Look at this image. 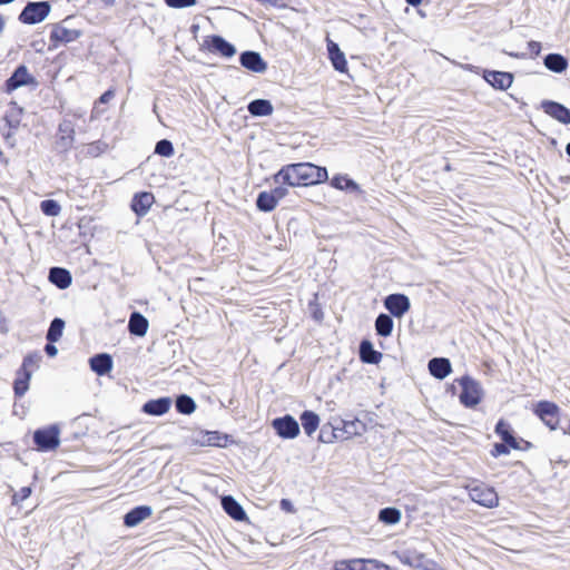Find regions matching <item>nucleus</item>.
<instances>
[{"instance_id": "1", "label": "nucleus", "mask_w": 570, "mask_h": 570, "mask_svg": "<svg viewBox=\"0 0 570 570\" xmlns=\"http://www.w3.org/2000/svg\"><path fill=\"white\" fill-rule=\"evenodd\" d=\"M328 178L325 167L311 163H297L284 166L275 176V183L288 186L315 185L326 181Z\"/></svg>"}, {"instance_id": "2", "label": "nucleus", "mask_w": 570, "mask_h": 570, "mask_svg": "<svg viewBox=\"0 0 570 570\" xmlns=\"http://www.w3.org/2000/svg\"><path fill=\"white\" fill-rule=\"evenodd\" d=\"M50 12L47 1L29 2L19 16V20L27 24H36L43 21Z\"/></svg>"}, {"instance_id": "3", "label": "nucleus", "mask_w": 570, "mask_h": 570, "mask_svg": "<svg viewBox=\"0 0 570 570\" xmlns=\"http://www.w3.org/2000/svg\"><path fill=\"white\" fill-rule=\"evenodd\" d=\"M458 383L462 387L460 394V401L468 407L476 405L481 400L482 389L480 384L469 376H463L458 380Z\"/></svg>"}, {"instance_id": "4", "label": "nucleus", "mask_w": 570, "mask_h": 570, "mask_svg": "<svg viewBox=\"0 0 570 570\" xmlns=\"http://www.w3.org/2000/svg\"><path fill=\"white\" fill-rule=\"evenodd\" d=\"M60 430L57 425L39 429L33 433V441L41 451H51L58 448Z\"/></svg>"}, {"instance_id": "5", "label": "nucleus", "mask_w": 570, "mask_h": 570, "mask_svg": "<svg viewBox=\"0 0 570 570\" xmlns=\"http://www.w3.org/2000/svg\"><path fill=\"white\" fill-rule=\"evenodd\" d=\"M334 570H391V568L376 559L338 560Z\"/></svg>"}, {"instance_id": "6", "label": "nucleus", "mask_w": 570, "mask_h": 570, "mask_svg": "<svg viewBox=\"0 0 570 570\" xmlns=\"http://www.w3.org/2000/svg\"><path fill=\"white\" fill-rule=\"evenodd\" d=\"M469 497L472 501L485 508H494L498 505L499 498L493 488L484 484L468 487Z\"/></svg>"}, {"instance_id": "7", "label": "nucleus", "mask_w": 570, "mask_h": 570, "mask_svg": "<svg viewBox=\"0 0 570 570\" xmlns=\"http://www.w3.org/2000/svg\"><path fill=\"white\" fill-rule=\"evenodd\" d=\"M272 426L283 439H294L299 433V425L292 415L274 419Z\"/></svg>"}, {"instance_id": "8", "label": "nucleus", "mask_w": 570, "mask_h": 570, "mask_svg": "<svg viewBox=\"0 0 570 570\" xmlns=\"http://www.w3.org/2000/svg\"><path fill=\"white\" fill-rule=\"evenodd\" d=\"M534 412L541 419V421L551 430H554L557 428L559 423V409L554 403L541 401L537 404Z\"/></svg>"}, {"instance_id": "9", "label": "nucleus", "mask_w": 570, "mask_h": 570, "mask_svg": "<svg viewBox=\"0 0 570 570\" xmlns=\"http://www.w3.org/2000/svg\"><path fill=\"white\" fill-rule=\"evenodd\" d=\"M385 308L395 317H402L411 307L410 299L403 294H391L384 299Z\"/></svg>"}, {"instance_id": "10", "label": "nucleus", "mask_w": 570, "mask_h": 570, "mask_svg": "<svg viewBox=\"0 0 570 570\" xmlns=\"http://www.w3.org/2000/svg\"><path fill=\"white\" fill-rule=\"evenodd\" d=\"M66 20L62 23L55 24L50 33V41L53 42L55 47L59 43H69L76 41L81 32L77 29H70L65 26Z\"/></svg>"}, {"instance_id": "11", "label": "nucleus", "mask_w": 570, "mask_h": 570, "mask_svg": "<svg viewBox=\"0 0 570 570\" xmlns=\"http://www.w3.org/2000/svg\"><path fill=\"white\" fill-rule=\"evenodd\" d=\"M483 78L489 85L499 90H507L513 82V75L505 71L485 70Z\"/></svg>"}, {"instance_id": "12", "label": "nucleus", "mask_w": 570, "mask_h": 570, "mask_svg": "<svg viewBox=\"0 0 570 570\" xmlns=\"http://www.w3.org/2000/svg\"><path fill=\"white\" fill-rule=\"evenodd\" d=\"M541 108L547 115L556 120L564 125L570 124V110L563 105L551 100H544L541 102Z\"/></svg>"}, {"instance_id": "13", "label": "nucleus", "mask_w": 570, "mask_h": 570, "mask_svg": "<svg viewBox=\"0 0 570 570\" xmlns=\"http://www.w3.org/2000/svg\"><path fill=\"white\" fill-rule=\"evenodd\" d=\"M240 65L257 73L266 71L267 63L263 60L262 56L256 51H245L239 57Z\"/></svg>"}, {"instance_id": "14", "label": "nucleus", "mask_w": 570, "mask_h": 570, "mask_svg": "<svg viewBox=\"0 0 570 570\" xmlns=\"http://www.w3.org/2000/svg\"><path fill=\"white\" fill-rule=\"evenodd\" d=\"M33 81L26 66H19L12 76L6 81L8 92L16 90L21 86H26Z\"/></svg>"}, {"instance_id": "15", "label": "nucleus", "mask_w": 570, "mask_h": 570, "mask_svg": "<svg viewBox=\"0 0 570 570\" xmlns=\"http://www.w3.org/2000/svg\"><path fill=\"white\" fill-rule=\"evenodd\" d=\"M151 514L153 509L149 505H139L125 514L124 523L129 528H134L148 519Z\"/></svg>"}, {"instance_id": "16", "label": "nucleus", "mask_w": 570, "mask_h": 570, "mask_svg": "<svg viewBox=\"0 0 570 570\" xmlns=\"http://www.w3.org/2000/svg\"><path fill=\"white\" fill-rule=\"evenodd\" d=\"M171 406L170 397H159L146 402L142 406V411L146 414L160 416L169 411Z\"/></svg>"}, {"instance_id": "17", "label": "nucleus", "mask_w": 570, "mask_h": 570, "mask_svg": "<svg viewBox=\"0 0 570 570\" xmlns=\"http://www.w3.org/2000/svg\"><path fill=\"white\" fill-rule=\"evenodd\" d=\"M207 43L210 51L219 52L226 58H230L236 53L235 47L220 36H212Z\"/></svg>"}, {"instance_id": "18", "label": "nucleus", "mask_w": 570, "mask_h": 570, "mask_svg": "<svg viewBox=\"0 0 570 570\" xmlns=\"http://www.w3.org/2000/svg\"><path fill=\"white\" fill-rule=\"evenodd\" d=\"M90 368L98 375H105L112 368V358L107 353H101L92 356L89 360Z\"/></svg>"}, {"instance_id": "19", "label": "nucleus", "mask_w": 570, "mask_h": 570, "mask_svg": "<svg viewBox=\"0 0 570 570\" xmlns=\"http://www.w3.org/2000/svg\"><path fill=\"white\" fill-rule=\"evenodd\" d=\"M154 202L155 198L151 193H140L134 197L131 208L138 216H144L147 214Z\"/></svg>"}, {"instance_id": "20", "label": "nucleus", "mask_w": 570, "mask_h": 570, "mask_svg": "<svg viewBox=\"0 0 570 570\" xmlns=\"http://www.w3.org/2000/svg\"><path fill=\"white\" fill-rule=\"evenodd\" d=\"M429 371L434 377L443 380L451 372V363L448 358L434 357L429 362Z\"/></svg>"}, {"instance_id": "21", "label": "nucleus", "mask_w": 570, "mask_h": 570, "mask_svg": "<svg viewBox=\"0 0 570 570\" xmlns=\"http://www.w3.org/2000/svg\"><path fill=\"white\" fill-rule=\"evenodd\" d=\"M49 281L58 288L65 289L70 286L72 278L70 272L66 268L52 267L49 271Z\"/></svg>"}, {"instance_id": "22", "label": "nucleus", "mask_w": 570, "mask_h": 570, "mask_svg": "<svg viewBox=\"0 0 570 570\" xmlns=\"http://www.w3.org/2000/svg\"><path fill=\"white\" fill-rule=\"evenodd\" d=\"M222 505L225 512L236 521H242L246 518L243 507L230 495L222 498Z\"/></svg>"}, {"instance_id": "23", "label": "nucleus", "mask_w": 570, "mask_h": 570, "mask_svg": "<svg viewBox=\"0 0 570 570\" xmlns=\"http://www.w3.org/2000/svg\"><path fill=\"white\" fill-rule=\"evenodd\" d=\"M147 318L138 312H134L128 322V330L132 335L145 336L148 331Z\"/></svg>"}, {"instance_id": "24", "label": "nucleus", "mask_w": 570, "mask_h": 570, "mask_svg": "<svg viewBox=\"0 0 570 570\" xmlns=\"http://www.w3.org/2000/svg\"><path fill=\"white\" fill-rule=\"evenodd\" d=\"M360 357L364 363L377 364L382 358V354L374 350L371 342L363 341L360 344Z\"/></svg>"}, {"instance_id": "25", "label": "nucleus", "mask_w": 570, "mask_h": 570, "mask_svg": "<svg viewBox=\"0 0 570 570\" xmlns=\"http://www.w3.org/2000/svg\"><path fill=\"white\" fill-rule=\"evenodd\" d=\"M543 63L547 69L561 73L568 67V60L559 53H549L544 57Z\"/></svg>"}, {"instance_id": "26", "label": "nucleus", "mask_w": 570, "mask_h": 570, "mask_svg": "<svg viewBox=\"0 0 570 570\" xmlns=\"http://www.w3.org/2000/svg\"><path fill=\"white\" fill-rule=\"evenodd\" d=\"M249 114L255 117L269 116L273 114V105L266 99H256L248 104Z\"/></svg>"}, {"instance_id": "27", "label": "nucleus", "mask_w": 570, "mask_h": 570, "mask_svg": "<svg viewBox=\"0 0 570 570\" xmlns=\"http://www.w3.org/2000/svg\"><path fill=\"white\" fill-rule=\"evenodd\" d=\"M327 50L333 67L341 72L345 71L347 65L346 59L344 53L340 50L338 46L335 42L330 41L327 45Z\"/></svg>"}, {"instance_id": "28", "label": "nucleus", "mask_w": 570, "mask_h": 570, "mask_svg": "<svg viewBox=\"0 0 570 570\" xmlns=\"http://www.w3.org/2000/svg\"><path fill=\"white\" fill-rule=\"evenodd\" d=\"M331 185L340 190H346L350 193H361V188L357 183L348 178L346 175H336L332 178Z\"/></svg>"}, {"instance_id": "29", "label": "nucleus", "mask_w": 570, "mask_h": 570, "mask_svg": "<svg viewBox=\"0 0 570 570\" xmlns=\"http://www.w3.org/2000/svg\"><path fill=\"white\" fill-rule=\"evenodd\" d=\"M31 379V372L29 370L20 368L17 373V379L13 383L14 394L21 397L29 390V381Z\"/></svg>"}, {"instance_id": "30", "label": "nucleus", "mask_w": 570, "mask_h": 570, "mask_svg": "<svg viewBox=\"0 0 570 570\" xmlns=\"http://www.w3.org/2000/svg\"><path fill=\"white\" fill-rule=\"evenodd\" d=\"M302 426L304 432L311 436L320 425V417L312 411H304L301 415Z\"/></svg>"}, {"instance_id": "31", "label": "nucleus", "mask_w": 570, "mask_h": 570, "mask_svg": "<svg viewBox=\"0 0 570 570\" xmlns=\"http://www.w3.org/2000/svg\"><path fill=\"white\" fill-rule=\"evenodd\" d=\"M375 331L377 335L386 337L392 334L393 320L387 314H380L375 320Z\"/></svg>"}, {"instance_id": "32", "label": "nucleus", "mask_w": 570, "mask_h": 570, "mask_svg": "<svg viewBox=\"0 0 570 570\" xmlns=\"http://www.w3.org/2000/svg\"><path fill=\"white\" fill-rule=\"evenodd\" d=\"M227 441V435H222L218 432H206L202 434V439L197 440L200 445L209 446H224Z\"/></svg>"}, {"instance_id": "33", "label": "nucleus", "mask_w": 570, "mask_h": 570, "mask_svg": "<svg viewBox=\"0 0 570 570\" xmlns=\"http://www.w3.org/2000/svg\"><path fill=\"white\" fill-rule=\"evenodd\" d=\"M60 140L65 147H70L73 142L75 127L70 120L65 119L59 125Z\"/></svg>"}, {"instance_id": "34", "label": "nucleus", "mask_w": 570, "mask_h": 570, "mask_svg": "<svg viewBox=\"0 0 570 570\" xmlns=\"http://www.w3.org/2000/svg\"><path fill=\"white\" fill-rule=\"evenodd\" d=\"M63 328H65V321L59 317L53 318L52 322L50 323L46 338L50 343L59 341L60 337L62 336Z\"/></svg>"}, {"instance_id": "35", "label": "nucleus", "mask_w": 570, "mask_h": 570, "mask_svg": "<svg viewBox=\"0 0 570 570\" xmlns=\"http://www.w3.org/2000/svg\"><path fill=\"white\" fill-rule=\"evenodd\" d=\"M277 203L273 197L272 193L262 191L258 194L256 199V206L262 212H272L276 207Z\"/></svg>"}, {"instance_id": "36", "label": "nucleus", "mask_w": 570, "mask_h": 570, "mask_svg": "<svg viewBox=\"0 0 570 570\" xmlns=\"http://www.w3.org/2000/svg\"><path fill=\"white\" fill-rule=\"evenodd\" d=\"M343 430L347 438H351L355 435H362L365 432L366 426L362 421L355 419L352 421H344Z\"/></svg>"}, {"instance_id": "37", "label": "nucleus", "mask_w": 570, "mask_h": 570, "mask_svg": "<svg viewBox=\"0 0 570 570\" xmlns=\"http://www.w3.org/2000/svg\"><path fill=\"white\" fill-rule=\"evenodd\" d=\"M176 409L181 414H191L196 410V403L190 396L181 394L176 400Z\"/></svg>"}, {"instance_id": "38", "label": "nucleus", "mask_w": 570, "mask_h": 570, "mask_svg": "<svg viewBox=\"0 0 570 570\" xmlns=\"http://www.w3.org/2000/svg\"><path fill=\"white\" fill-rule=\"evenodd\" d=\"M379 518L386 524H395L401 519V512L395 508H384L380 511Z\"/></svg>"}, {"instance_id": "39", "label": "nucleus", "mask_w": 570, "mask_h": 570, "mask_svg": "<svg viewBox=\"0 0 570 570\" xmlns=\"http://www.w3.org/2000/svg\"><path fill=\"white\" fill-rule=\"evenodd\" d=\"M40 208L45 215L50 217H56L61 212L60 205L53 199H47L41 202Z\"/></svg>"}, {"instance_id": "40", "label": "nucleus", "mask_w": 570, "mask_h": 570, "mask_svg": "<svg viewBox=\"0 0 570 570\" xmlns=\"http://www.w3.org/2000/svg\"><path fill=\"white\" fill-rule=\"evenodd\" d=\"M155 153L164 157H170L174 155V146L171 141L161 139L156 144Z\"/></svg>"}, {"instance_id": "41", "label": "nucleus", "mask_w": 570, "mask_h": 570, "mask_svg": "<svg viewBox=\"0 0 570 570\" xmlns=\"http://www.w3.org/2000/svg\"><path fill=\"white\" fill-rule=\"evenodd\" d=\"M495 433L498 435H500V438L503 440H505V438L510 436L512 433H511V428H510V424L507 423L505 421L503 420H500L497 425H495Z\"/></svg>"}, {"instance_id": "42", "label": "nucleus", "mask_w": 570, "mask_h": 570, "mask_svg": "<svg viewBox=\"0 0 570 570\" xmlns=\"http://www.w3.org/2000/svg\"><path fill=\"white\" fill-rule=\"evenodd\" d=\"M166 3L171 8H187L196 3V0H166Z\"/></svg>"}, {"instance_id": "43", "label": "nucleus", "mask_w": 570, "mask_h": 570, "mask_svg": "<svg viewBox=\"0 0 570 570\" xmlns=\"http://www.w3.org/2000/svg\"><path fill=\"white\" fill-rule=\"evenodd\" d=\"M32 490L30 487H23L20 489L18 493H16L12 498L13 503H18L19 501L26 500L30 497Z\"/></svg>"}, {"instance_id": "44", "label": "nucleus", "mask_w": 570, "mask_h": 570, "mask_svg": "<svg viewBox=\"0 0 570 570\" xmlns=\"http://www.w3.org/2000/svg\"><path fill=\"white\" fill-rule=\"evenodd\" d=\"M509 448L507 446L505 443H495L492 451H491V454L497 458V456H500V455H505V454H509Z\"/></svg>"}, {"instance_id": "45", "label": "nucleus", "mask_w": 570, "mask_h": 570, "mask_svg": "<svg viewBox=\"0 0 570 570\" xmlns=\"http://www.w3.org/2000/svg\"><path fill=\"white\" fill-rule=\"evenodd\" d=\"M271 193L278 204V202L287 195V188L279 186L274 188Z\"/></svg>"}, {"instance_id": "46", "label": "nucleus", "mask_w": 570, "mask_h": 570, "mask_svg": "<svg viewBox=\"0 0 570 570\" xmlns=\"http://www.w3.org/2000/svg\"><path fill=\"white\" fill-rule=\"evenodd\" d=\"M528 48L530 50V53H532L533 56H539V53L541 51V45H540V42H537V41L528 42Z\"/></svg>"}, {"instance_id": "47", "label": "nucleus", "mask_w": 570, "mask_h": 570, "mask_svg": "<svg viewBox=\"0 0 570 570\" xmlns=\"http://www.w3.org/2000/svg\"><path fill=\"white\" fill-rule=\"evenodd\" d=\"M503 442L507 444L508 448L510 446L514 450L520 449L519 442L512 434L510 436L505 438V440H503Z\"/></svg>"}, {"instance_id": "48", "label": "nucleus", "mask_w": 570, "mask_h": 570, "mask_svg": "<svg viewBox=\"0 0 570 570\" xmlns=\"http://www.w3.org/2000/svg\"><path fill=\"white\" fill-rule=\"evenodd\" d=\"M115 97V92L114 90L109 89L107 90L106 92H104L100 98H99V102L100 104H107L109 102L112 98Z\"/></svg>"}, {"instance_id": "49", "label": "nucleus", "mask_w": 570, "mask_h": 570, "mask_svg": "<svg viewBox=\"0 0 570 570\" xmlns=\"http://www.w3.org/2000/svg\"><path fill=\"white\" fill-rule=\"evenodd\" d=\"M45 351L46 353L50 356V357H53L57 355L58 353V348L53 345V344H47L46 347H45Z\"/></svg>"}, {"instance_id": "50", "label": "nucleus", "mask_w": 570, "mask_h": 570, "mask_svg": "<svg viewBox=\"0 0 570 570\" xmlns=\"http://www.w3.org/2000/svg\"><path fill=\"white\" fill-rule=\"evenodd\" d=\"M281 508L283 510L287 511V512H293L294 511L292 502L289 500H287V499H283L281 501Z\"/></svg>"}, {"instance_id": "51", "label": "nucleus", "mask_w": 570, "mask_h": 570, "mask_svg": "<svg viewBox=\"0 0 570 570\" xmlns=\"http://www.w3.org/2000/svg\"><path fill=\"white\" fill-rule=\"evenodd\" d=\"M32 362L33 361L31 356L24 357L21 368L28 370V366H30Z\"/></svg>"}, {"instance_id": "52", "label": "nucleus", "mask_w": 570, "mask_h": 570, "mask_svg": "<svg viewBox=\"0 0 570 570\" xmlns=\"http://www.w3.org/2000/svg\"><path fill=\"white\" fill-rule=\"evenodd\" d=\"M409 4L416 7L421 4L422 0H405Z\"/></svg>"}, {"instance_id": "53", "label": "nucleus", "mask_w": 570, "mask_h": 570, "mask_svg": "<svg viewBox=\"0 0 570 570\" xmlns=\"http://www.w3.org/2000/svg\"><path fill=\"white\" fill-rule=\"evenodd\" d=\"M6 26V19L3 16H0V33L3 31Z\"/></svg>"}, {"instance_id": "54", "label": "nucleus", "mask_w": 570, "mask_h": 570, "mask_svg": "<svg viewBox=\"0 0 570 570\" xmlns=\"http://www.w3.org/2000/svg\"><path fill=\"white\" fill-rule=\"evenodd\" d=\"M7 121H8L9 126H10L11 128H17V126H18V121H16L14 124H13L12 121H10L9 119H7Z\"/></svg>"}, {"instance_id": "55", "label": "nucleus", "mask_w": 570, "mask_h": 570, "mask_svg": "<svg viewBox=\"0 0 570 570\" xmlns=\"http://www.w3.org/2000/svg\"><path fill=\"white\" fill-rule=\"evenodd\" d=\"M14 0H0V4H8L13 2Z\"/></svg>"}, {"instance_id": "56", "label": "nucleus", "mask_w": 570, "mask_h": 570, "mask_svg": "<svg viewBox=\"0 0 570 570\" xmlns=\"http://www.w3.org/2000/svg\"><path fill=\"white\" fill-rule=\"evenodd\" d=\"M566 151H567L568 156L570 157V142L566 146Z\"/></svg>"}, {"instance_id": "57", "label": "nucleus", "mask_w": 570, "mask_h": 570, "mask_svg": "<svg viewBox=\"0 0 570 570\" xmlns=\"http://www.w3.org/2000/svg\"><path fill=\"white\" fill-rule=\"evenodd\" d=\"M11 137H12V134H11V132H8V134L6 135V139H7V140L11 139Z\"/></svg>"}, {"instance_id": "58", "label": "nucleus", "mask_w": 570, "mask_h": 570, "mask_svg": "<svg viewBox=\"0 0 570 570\" xmlns=\"http://www.w3.org/2000/svg\"><path fill=\"white\" fill-rule=\"evenodd\" d=\"M515 58H519L520 55H513ZM521 57H524V55H521Z\"/></svg>"}, {"instance_id": "59", "label": "nucleus", "mask_w": 570, "mask_h": 570, "mask_svg": "<svg viewBox=\"0 0 570 570\" xmlns=\"http://www.w3.org/2000/svg\"><path fill=\"white\" fill-rule=\"evenodd\" d=\"M568 433L570 434V425H569V428H568Z\"/></svg>"}]
</instances>
